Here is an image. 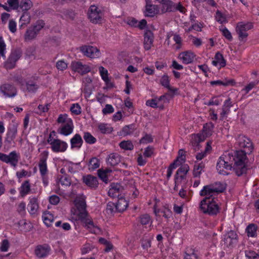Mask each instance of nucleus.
Wrapping results in <instances>:
<instances>
[{"instance_id": "obj_1", "label": "nucleus", "mask_w": 259, "mask_h": 259, "mask_svg": "<svg viewBox=\"0 0 259 259\" xmlns=\"http://www.w3.org/2000/svg\"><path fill=\"white\" fill-rule=\"evenodd\" d=\"M225 189L220 182L204 186L199 193L201 196L204 197L199 203L200 211L209 215H216L220 212V208L214 200V196L223 192Z\"/></svg>"}, {"instance_id": "obj_2", "label": "nucleus", "mask_w": 259, "mask_h": 259, "mask_svg": "<svg viewBox=\"0 0 259 259\" xmlns=\"http://www.w3.org/2000/svg\"><path fill=\"white\" fill-rule=\"evenodd\" d=\"M75 205L78 212L77 220L80 221L84 226L92 233L98 234L100 232V228L93 223L91 218L86 210L85 197L83 196L77 197L75 200Z\"/></svg>"}, {"instance_id": "obj_3", "label": "nucleus", "mask_w": 259, "mask_h": 259, "mask_svg": "<svg viewBox=\"0 0 259 259\" xmlns=\"http://www.w3.org/2000/svg\"><path fill=\"white\" fill-rule=\"evenodd\" d=\"M249 153L242 150H236L234 152L233 171L237 176H240L246 172V164L247 162L246 154Z\"/></svg>"}, {"instance_id": "obj_4", "label": "nucleus", "mask_w": 259, "mask_h": 259, "mask_svg": "<svg viewBox=\"0 0 259 259\" xmlns=\"http://www.w3.org/2000/svg\"><path fill=\"white\" fill-rule=\"evenodd\" d=\"M234 164L233 153L226 152L219 158L217 164V169L220 174L227 175L229 174L228 170L233 169Z\"/></svg>"}, {"instance_id": "obj_5", "label": "nucleus", "mask_w": 259, "mask_h": 259, "mask_svg": "<svg viewBox=\"0 0 259 259\" xmlns=\"http://www.w3.org/2000/svg\"><path fill=\"white\" fill-rule=\"evenodd\" d=\"M45 23L42 20L37 21L35 24L29 27L24 35L25 41L28 42L35 39L39 31L44 27Z\"/></svg>"}, {"instance_id": "obj_6", "label": "nucleus", "mask_w": 259, "mask_h": 259, "mask_svg": "<svg viewBox=\"0 0 259 259\" xmlns=\"http://www.w3.org/2000/svg\"><path fill=\"white\" fill-rule=\"evenodd\" d=\"M235 146L247 153H251L253 149L252 142L248 137L242 135H239L236 138Z\"/></svg>"}, {"instance_id": "obj_7", "label": "nucleus", "mask_w": 259, "mask_h": 259, "mask_svg": "<svg viewBox=\"0 0 259 259\" xmlns=\"http://www.w3.org/2000/svg\"><path fill=\"white\" fill-rule=\"evenodd\" d=\"M20 159V154L16 151L11 152L9 154L0 152V160L15 167Z\"/></svg>"}, {"instance_id": "obj_8", "label": "nucleus", "mask_w": 259, "mask_h": 259, "mask_svg": "<svg viewBox=\"0 0 259 259\" xmlns=\"http://www.w3.org/2000/svg\"><path fill=\"white\" fill-rule=\"evenodd\" d=\"M88 16L91 22L97 24L102 21L103 14L98 7L92 5L89 9Z\"/></svg>"}, {"instance_id": "obj_9", "label": "nucleus", "mask_w": 259, "mask_h": 259, "mask_svg": "<svg viewBox=\"0 0 259 259\" xmlns=\"http://www.w3.org/2000/svg\"><path fill=\"white\" fill-rule=\"evenodd\" d=\"M253 25L251 22L244 23L240 22L238 23L236 30L239 40H243L245 39L248 36L247 31L251 29Z\"/></svg>"}, {"instance_id": "obj_10", "label": "nucleus", "mask_w": 259, "mask_h": 259, "mask_svg": "<svg viewBox=\"0 0 259 259\" xmlns=\"http://www.w3.org/2000/svg\"><path fill=\"white\" fill-rule=\"evenodd\" d=\"M22 51L19 49L13 50L8 59L5 63V66L7 69H11L16 66V62L20 58Z\"/></svg>"}, {"instance_id": "obj_11", "label": "nucleus", "mask_w": 259, "mask_h": 259, "mask_svg": "<svg viewBox=\"0 0 259 259\" xmlns=\"http://www.w3.org/2000/svg\"><path fill=\"white\" fill-rule=\"evenodd\" d=\"M0 92L7 98H14L17 94V90L13 85L5 83L0 86Z\"/></svg>"}, {"instance_id": "obj_12", "label": "nucleus", "mask_w": 259, "mask_h": 259, "mask_svg": "<svg viewBox=\"0 0 259 259\" xmlns=\"http://www.w3.org/2000/svg\"><path fill=\"white\" fill-rule=\"evenodd\" d=\"M72 70L83 75L91 71L90 67L88 65L83 64L79 61H73L71 64Z\"/></svg>"}, {"instance_id": "obj_13", "label": "nucleus", "mask_w": 259, "mask_h": 259, "mask_svg": "<svg viewBox=\"0 0 259 259\" xmlns=\"http://www.w3.org/2000/svg\"><path fill=\"white\" fill-rule=\"evenodd\" d=\"M80 51L85 56L91 58H96L100 56V51L96 47L83 46L80 48Z\"/></svg>"}, {"instance_id": "obj_14", "label": "nucleus", "mask_w": 259, "mask_h": 259, "mask_svg": "<svg viewBox=\"0 0 259 259\" xmlns=\"http://www.w3.org/2000/svg\"><path fill=\"white\" fill-rule=\"evenodd\" d=\"M48 156V152L44 151L40 154V158L39 160L38 167L41 176L46 175L48 172V168L47 165V159Z\"/></svg>"}, {"instance_id": "obj_15", "label": "nucleus", "mask_w": 259, "mask_h": 259, "mask_svg": "<svg viewBox=\"0 0 259 259\" xmlns=\"http://www.w3.org/2000/svg\"><path fill=\"white\" fill-rule=\"evenodd\" d=\"M189 170V166L188 164L183 165L178 169L175 178V183L176 184L186 178V175Z\"/></svg>"}, {"instance_id": "obj_16", "label": "nucleus", "mask_w": 259, "mask_h": 259, "mask_svg": "<svg viewBox=\"0 0 259 259\" xmlns=\"http://www.w3.org/2000/svg\"><path fill=\"white\" fill-rule=\"evenodd\" d=\"M68 147L67 144L60 139L55 140L51 145V149L55 152H64Z\"/></svg>"}, {"instance_id": "obj_17", "label": "nucleus", "mask_w": 259, "mask_h": 259, "mask_svg": "<svg viewBox=\"0 0 259 259\" xmlns=\"http://www.w3.org/2000/svg\"><path fill=\"white\" fill-rule=\"evenodd\" d=\"M50 250V247L47 244L38 245L35 248V254L39 258L45 257L49 254Z\"/></svg>"}, {"instance_id": "obj_18", "label": "nucleus", "mask_w": 259, "mask_h": 259, "mask_svg": "<svg viewBox=\"0 0 259 259\" xmlns=\"http://www.w3.org/2000/svg\"><path fill=\"white\" fill-rule=\"evenodd\" d=\"M74 126L73 121L68 122L66 124H62L58 128V132L64 136H68L73 132Z\"/></svg>"}, {"instance_id": "obj_19", "label": "nucleus", "mask_w": 259, "mask_h": 259, "mask_svg": "<svg viewBox=\"0 0 259 259\" xmlns=\"http://www.w3.org/2000/svg\"><path fill=\"white\" fill-rule=\"evenodd\" d=\"M195 55L193 53L189 51L182 52L179 55V58L184 64H188L191 63L194 59Z\"/></svg>"}, {"instance_id": "obj_20", "label": "nucleus", "mask_w": 259, "mask_h": 259, "mask_svg": "<svg viewBox=\"0 0 259 259\" xmlns=\"http://www.w3.org/2000/svg\"><path fill=\"white\" fill-rule=\"evenodd\" d=\"M20 197L24 198L31 192V185L29 180L24 181L18 189Z\"/></svg>"}, {"instance_id": "obj_21", "label": "nucleus", "mask_w": 259, "mask_h": 259, "mask_svg": "<svg viewBox=\"0 0 259 259\" xmlns=\"http://www.w3.org/2000/svg\"><path fill=\"white\" fill-rule=\"evenodd\" d=\"M153 34L150 31H147L144 34V46L146 50H149L153 46Z\"/></svg>"}, {"instance_id": "obj_22", "label": "nucleus", "mask_w": 259, "mask_h": 259, "mask_svg": "<svg viewBox=\"0 0 259 259\" xmlns=\"http://www.w3.org/2000/svg\"><path fill=\"white\" fill-rule=\"evenodd\" d=\"M213 66L219 68L224 67L226 65V61L222 54L217 52L214 57L213 60L212 61Z\"/></svg>"}, {"instance_id": "obj_23", "label": "nucleus", "mask_w": 259, "mask_h": 259, "mask_svg": "<svg viewBox=\"0 0 259 259\" xmlns=\"http://www.w3.org/2000/svg\"><path fill=\"white\" fill-rule=\"evenodd\" d=\"M83 143V140L81 136L78 134H76L70 140L71 148L79 149Z\"/></svg>"}, {"instance_id": "obj_24", "label": "nucleus", "mask_w": 259, "mask_h": 259, "mask_svg": "<svg viewBox=\"0 0 259 259\" xmlns=\"http://www.w3.org/2000/svg\"><path fill=\"white\" fill-rule=\"evenodd\" d=\"M83 182L89 187L92 188H96L98 187V181L96 177L91 175H88L83 178Z\"/></svg>"}, {"instance_id": "obj_25", "label": "nucleus", "mask_w": 259, "mask_h": 259, "mask_svg": "<svg viewBox=\"0 0 259 259\" xmlns=\"http://www.w3.org/2000/svg\"><path fill=\"white\" fill-rule=\"evenodd\" d=\"M122 191L121 186L117 184H113L108 191V195L112 198L118 197Z\"/></svg>"}, {"instance_id": "obj_26", "label": "nucleus", "mask_w": 259, "mask_h": 259, "mask_svg": "<svg viewBox=\"0 0 259 259\" xmlns=\"http://www.w3.org/2000/svg\"><path fill=\"white\" fill-rule=\"evenodd\" d=\"M28 211L31 214H35L38 208L37 199L36 197L29 198V202L28 205Z\"/></svg>"}, {"instance_id": "obj_27", "label": "nucleus", "mask_w": 259, "mask_h": 259, "mask_svg": "<svg viewBox=\"0 0 259 259\" xmlns=\"http://www.w3.org/2000/svg\"><path fill=\"white\" fill-rule=\"evenodd\" d=\"M237 234L233 231H230L225 238V243L227 246H232L237 243Z\"/></svg>"}, {"instance_id": "obj_28", "label": "nucleus", "mask_w": 259, "mask_h": 259, "mask_svg": "<svg viewBox=\"0 0 259 259\" xmlns=\"http://www.w3.org/2000/svg\"><path fill=\"white\" fill-rule=\"evenodd\" d=\"M117 212H123L127 208L128 203L127 200L123 198H118L117 202L115 203Z\"/></svg>"}, {"instance_id": "obj_29", "label": "nucleus", "mask_w": 259, "mask_h": 259, "mask_svg": "<svg viewBox=\"0 0 259 259\" xmlns=\"http://www.w3.org/2000/svg\"><path fill=\"white\" fill-rule=\"evenodd\" d=\"M120 161V156L117 153H111L108 155L107 163L111 166L117 165Z\"/></svg>"}, {"instance_id": "obj_30", "label": "nucleus", "mask_w": 259, "mask_h": 259, "mask_svg": "<svg viewBox=\"0 0 259 259\" xmlns=\"http://www.w3.org/2000/svg\"><path fill=\"white\" fill-rule=\"evenodd\" d=\"M232 106L233 104L230 98L224 102L222 107V112L221 113V118H222V119H223L224 117L229 113L230 108Z\"/></svg>"}, {"instance_id": "obj_31", "label": "nucleus", "mask_w": 259, "mask_h": 259, "mask_svg": "<svg viewBox=\"0 0 259 259\" xmlns=\"http://www.w3.org/2000/svg\"><path fill=\"white\" fill-rule=\"evenodd\" d=\"M17 133V130L16 127H14L9 129L7 134V137L6 138L5 141L9 144H11L12 142L16 138Z\"/></svg>"}, {"instance_id": "obj_32", "label": "nucleus", "mask_w": 259, "mask_h": 259, "mask_svg": "<svg viewBox=\"0 0 259 259\" xmlns=\"http://www.w3.org/2000/svg\"><path fill=\"white\" fill-rule=\"evenodd\" d=\"M213 128L214 125L211 122L207 123L204 125L202 135L204 138L211 135Z\"/></svg>"}, {"instance_id": "obj_33", "label": "nucleus", "mask_w": 259, "mask_h": 259, "mask_svg": "<svg viewBox=\"0 0 259 259\" xmlns=\"http://www.w3.org/2000/svg\"><path fill=\"white\" fill-rule=\"evenodd\" d=\"M162 4L163 5L162 12H173L176 11L175 3L170 0H165Z\"/></svg>"}, {"instance_id": "obj_34", "label": "nucleus", "mask_w": 259, "mask_h": 259, "mask_svg": "<svg viewBox=\"0 0 259 259\" xmlns=\"http://www.w3.org/2000/svg\"><path fill=\"white\" fill-rule=\"evenodd\" d=\"M99 70L102 79L105 82L106 84L109 87L111 86L112 83L110 82V79L108 78L107 70L103 66H100L99 68Z\"/></svg>"}, {"instance_id": "obj_35", "label": "nucleus", "mask_w": 259, "mask_h": 259, "mask_svg": "<svg viewBox=\"0 0 259 259\" xmlns=\"http://www.w3.org/2000/svg\"><path fill=\"white\" fill-rule=\"evenodd\" d=\"M257 226L254 224H251L246 228V232L248 237H255L257 236Z\"/></svg>"}, {"instance_id": "obj_36", "label": "nucleus", "mask_w": 259, "mask_h": 259, "mask_svg": "<svg viewBox=\"0 0 259 259\" xmlns=\"http://www.w3.org/2000/svg\"><path fill=\"white\" fill-rule=\"evenodd\" d=\"M10 80L15 82L16 84L21 86H23L25 82L23 76L19 73H15L12 75L10 77Z\"/></svg>"}, {"instance_id": "obj_37", "label": "nucleus", "mask_w": 259, "mask_h": 259, "mask_svg": "<svg viewBox=\"0 0 259 259\" xmlns=\"http://www.w3.org/2000/svg\"><path fill=\"white\" fill-rule=\"evenodd\" d=\"M157 12L156 6L153 5L147 4L145 15L147 17H153Z\"/></svg>"}, {"instance_id": "obj_38", "label": "nucleus", "mask_w": 259, "mask_h": 259, "mask_svg": "<svg viewBox=\"0 0 259 259\" xmlns=\"http://www.w3.org/2000/svg\"><path fill=\"white\" fill-rule=\"evenodd\" d=\"M42 218L44 223L48 227L50 226L54 221L53 215L49 211L44 212L42 215Z\"/></svg>"}, {"instance_id": "obj_39", "label": "nucleus", "mask_w": 259, "mask_h": 259, "mask_svg": "<svg viewBox=\"0 0 259 259\" xmlns=\"http://www.w3.org/2000/svg\"><path fill=\"white\" fill-rule=\"evenodd\" d=\"M30 15L27 12H24L20 18V28H22L24 25H27L30 22Z\"/></svg>"}, {"instance_id": "obj_40", "label": "nucleus", "mask_w": 259, "mask_h": 259, "mask_svg": "<svg viewBox=\"0 0 259 259\" xmlns=\"http://www.w3.org/2000/svg\"><path fill=\"white\" fill-rule=\"evenodd\" d=\"M98 127L100 132L103 134H109L113 131V128L106 123H100Z\"/></svg>"}, {"instance_id": "obj_41", "label": "nucleus", "mask_w": 259, "mask_h": 259, "mask_svg": "<svg viewBox=\"0 0 259 259\" xmlns=\"http://www.w3.org/2000/svg\"><path fill=\"white\" fill-rule=\"evenodd\" d=\"M204 168V164L203 162H196L193 169V175L195 177L200 176L202 171Z\"/></svg>"}, {"instance_id": "obj_42", "label": "nucleus", "mask_w": 259, "mask_h": 259, "mask_svg": "<svg viewBox=\"0 0 259 259\" xmlns=\"http://www.w3.org/2000/svg\"><path fill=\"white\" fill-rule=\"evenodd\" d=\"M210 84L212 85H218L223 86L233 85L235 84V81L233 79L225 80H215L210 82Z\"/></svg>"}, {"instance_id": "obj_43", "label": "nucleus", "mask_w": 259, "mask_h": 259, "mask_svg": "<svg viewBox=\"0 0 259 259\" xmlns=\"http://www.w3.org/2000/svg\"><path fill=\"white\" fill-rule=\"evenodd\" d=\"M161 84L168 90L175 93L177 91L176 89H172L169 85V80L167 75H163L160 79Z\"/></svg>"}, {"instance_id": "obj_44", "label": "nucleus", "mask_w": 259, "mask_h": 259, "mask_svg": "<svg viewBox=\"0 0 259 259\" xmlns=\"http://www.w3.org/2000/svg\"><path fill=\"white\" fill-rule=\"evenodd\" d=\"M32 6V3L30 0H21L19 7L23 11L27 12Z\"/></svg>"}, {"instance_id": "obj_45", "label": "nucleus", "mask_w": 259, "mask_h": 259, "mask_svg": "<svg viewBox=\"0 0 259 259\" xmlns=\"http://www.w3.org/2000/svg\"><path fill=\"white\" fill-rule=\"evenodd\" d=\"M100 166V161L96 157H93L89 161V169L94 170Z\"/></svg>"}, {"instance_id": "obj_46", "label": "nucleus", "mask_w": 259, "mask_h": 259, "mask_svg": "<svg viewBox=\"0 0 259 259\" xmlns=\"http://www.w3.org/2000/svg\"><path fill=\"white\" fill-rule=\"evenodd\" d=\"M215 20L221 24L226 23L228 22L227 18L224 14L219 11H217L215 15Z\"/></svg>"}, {"instance_id": "obj_47", "label": "nucleus", "mask_w": 259, "mask_h": 259, "mask_svg": "<svg viewBox=\"0 0 259 259\" xmlns=\"http://www.w3.org/2000/svg\"><path fill=\"white\" fill-rule=\"evenodd\" d=\"M83 137L85 142L89 144H93L97 141L96 139L89 132H85Z\"/></svg>"}, {"instance_id": "obj_48", "label": "nucleus", "mask_w": 259, "mask_h": 259, "mask_svg": "<svg viewBox=\"0 0 259 259\" xmlns=\"http://www.w3.org/2000/svg\"><path fill=\"white\" fill-rule=\"evenodd\" d=\"M204 139L201 134L193 135L192 136L191 142L193 146H197L198 143L204 141Z\"/></svg>"}, {"instance_id": "obj_49", "label": "nucleus", "mask_w": 259, "mask_h": 259, "mask_svg": "<svg viewBox=\"0 0 259 259\" xmlns=\"http://www.w3.org/2000/svg\"><path fill=\"white\" fill-rule=\"evenodd\" d=\"M119 146L121 149L126 150H132L134 148L133 143L130 141H123L119 144Z\"/></svg>"}, {"instance_id": "obj_50", "label": "nucleus", "mask_w": 259, "mask_h": 259, "mask_svg": "<svg viewBox=\"0 0 259 259\" xmlns=\"http://www.w3.org/2000/svg\"><path fill=\"white\" fill-rule=\"evenodd\" d=\"M171 36H173V39L175 41L176 44L178 45L177 48L180 49L181 46L182 41L181 37L177 34H169L167 36V39H168L169 37Z\"/></svg>"}, {"instance_id": "obj_51", "label": "nucleus", "mask_w": 259, "mask_h": 259, "mask_svg": "<svg viewBox=\"0 0 259 259\" xmlns=\"http://www.w3.org/2000/svg\"><path fill=\"white\" fill-rule=\"evenodd\" d=\"M134 131V127L132 124L126 125L122 129L121 135L124 136L130 135L133 133Z\"/></svg>"}, {"instance_id": "obj_52", "label": "nucleus", "mask_w": 259, "mask_h": 259, "mask_svg": "<svg viewBox=\"0 0 259 259\" xmlns=\"http://www.w3.org/2000/svg\"><path fill=\"white\" fill-rule=\"evenodd\" d=\"M178 161V160H175L172 163L170 164L168 166L167 170V174L166 178L167 179H169L171 177L173 170L176 168L179 165L177 164V162Z\"/></svg>"}, {"instance_id": "obj_53", "label": "nucleus", "mask_w": 259, "mask_h": 259, "mask_svg": "<svg viewBox=\"0 0 259 259\" xmlns=\"http://www.w3.org/2000/svg\"><path fill=\"white\" fill-rule=\"evenodd\" d=\"M140 221L142 225H147L152 223V220L150 216L148 214H144L140 216Z\"/></svg>"}, {"instance_id": "obj_54", "label": "nucleus", "mask_w": 259, "mask_h": 259, "mask_svg": "<svg viewBox=\"0 0 259 259\" xmlns=\"http://www.w3.org/2000/svg\"><path fill=\"white\" fill-rule=\"evenodd\" d=\"M220 30L222 32V34L226 37V38L230 41L232 40L233 38L232 34L226 27L221 26L220 27Z\"/></svg>"}, {"instance_id": "obj_55", "label": "nucleus", "mask_w": 259, "mask_h": 259, "mask_svg": "<svg viewBox=\"0 0 259 259\" xmlns=\"http://www.w3.org/2000/svg\"><path fill=\"white\" fill-rule=\"evenodd\" d=\"M17 211L21 215H24L25 214L26 204L24 202L22 201L17 205Z\"/></svg>"}, {"instance_id": "obj_56", "label": "nucleus", "mask_w": 259, "mask_h": 259, "mask_svg": "<svg viewBox=\"0 0 259 259\" xmlns=\"http://www.w3.org/2000/svg\"><path fill=\"white\" fill-rule=\"evenodd\" d=\"M72 121V119L69 117L67 114H60L57 119V122L59 123H62V124H66L68 122H70Z\"/></svg>"}, {"instance_id": "obj_57", "label": "nucleus", "mask_w": 259, "mask_h": 259, "mask_svg": "<svg viewBox=\"0 0 259 259\" xmlns=\"http://www.w3.org/2000/svg\"><path fill=\"white\" fill-rule=\"evenodd\" d=\"M245 256L247 259H259V250L258 253L253 251L246 250L245 251Z\"/></svg>"}, {"instance_id": "obj_58", "label": "nucleus", "mask_w": 259, "mask_h": 259, "mask_svg": "<svg viewBox=\"0 0 259 259\" xmlns=\"http://www.w3.org/2000/svg\"><path fill=\"white\" fill-rule=\"evenodd\" d=\"M106 211L108 213L112 214L115 212H117L116 204L114 203L109 202L106 206Z\"/></svg>"}, {"instance_id": "obj_59", "label": "nucleus", "mask_w": 259, "mask_h": 259, "mask_svg": "<svg viewBox=\"0 0 259 259\" xmlns=\"http://www.w3.org/2000/svg\"><path fill=\"white\" fill-rule=\"evenodd\" d=\"M56 66L60 71H64L68 67V63L63 60H59L56 62Z\"/></svg>"}, {"instance_id": "obj_60", "label": "nucleus", "mask_w": 259, "mask_h": 259, "mask_svg": "<svg viewBox=\"0 0 259 259\" xmlns=\"http://www.w3.org/2000/svg\"><path fill=\"white\" fill-rule=\"evenodd\" d=\"M71 112L75 115H79L81 113V107L78 103L73 104L70 107Z\"/></svg>"}, {"instance_id": "obj_61", "label": "nucleus", "mask_w": 259, "mask_h": 259, "mask_svg": "<svg viewBox=\"0 0 259 259\" xmlns=\"http://www.w3.org/2000/svg\"><path fill=\"white\" fill-rule=\"evenodd\" d=\"M258 83V81H254L249 83L242 90L245 94H247L250 90L256 86Z\"/></svg>"}, {"instance_id": "obj_62", "label": "nucleus", "mask_w": 259, "mask_h": 259, "mask_svg": "<svg viewBox=\"0 0 259 259\" xmlns=\"http://www.w3.org/2000/svg\"><path fill=\"white\" fill-rule=\"evenodd\" d=\"M185 151L181 149L179 151V156L175 160H178V161L177 162V164L178 165H180L182 164V163L184 162L185 161V157L184 156Z\"/></svg>"}, {"instance_id": "obj_63", "label": "nucleus", "mask_w": 259, "mask_h": 259, "mask_svg": "<svg viewBox=\"0 0 259 259\" xmlns=\"http://www.w3.org/2000/svg\"><path fill=\"white\" fill-rule=\"evenodd\" d=\"M10 247V243L7 239H4L1 243L0 250L2 252L7 251Z\"/></svg>"}, {"instance_id": "obj_64", "label": "nucleus", "mask_w": 259, "mask_h": 259, "mask_svg": "<svg viewBox=\"0 0 259 259\" xmlns=\"http://www.w3.org/2000/svg\"><path fill=\"white\" fill-rule=\"evenodd\" d=\"M184 259H198V256L197 253L194 251L190 252H186Z\"/></svg>"}]
</instances>
